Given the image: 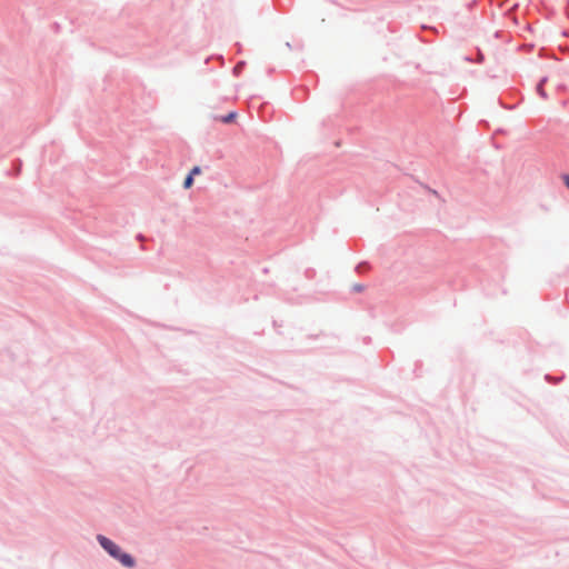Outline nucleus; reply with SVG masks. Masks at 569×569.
<instances>
[{
	"instance_id": "obj_1",
	"label": "nucleus",
	"mask_w": 569,
	"mask_h": 569,
	"mask_svg": "<svg viewBox=\"0 0 569 569\" xmlns=\"http://www.w3.org/2000/svg\"><path fill=\"white\" fill-rule=\"evenodd\" d=\"M98 541L111 557L119 560L124 567L132 568L134 566L133 558L130 555L122 552L119 546L113 541L104 536H98Z\"/></svg>"
},
{
	"instance_id": "obj_2",
	"label": "nucleus",
	"mask_w": 569,
	"mask_h": 569,
	"mask_svg": "<svg viewBox=\"0 0 569 569\" xmlns=\"http://www.w3.org/2000/svg\"><path fill=\"white\" fill-rule=\"evenodd\" d=\"M236 117H237L236 112H230V113H228L224 117L218 118V120L223 122V123H230V122H232L236 119Z\"/></svg>"
},
{
	"instance_id": "obj_3",
	"label": "nucleus",
	"mask_w": 569,
	"mask_h": 569,
	"mask_svg": "<svg viewBox=\"0 0 569 569\" xmlns=\"http://www.w3.org/2000/svg\"><path fill=\"white\" fill-rule=\"evenodd\" d=\"M192 183H193V177L188 174V177L184 179L183 187L186 189H189L192 186Z\"/></svg>"
},
{
	"instance_id": "obj_4",
	"label": "nucleus",
	"mask_w": 569,
	"mask_h": 569,
	"mask_svg": "<svg viewBox=\"0 0 569 569\" xmlns=\"http://www.w3.org/2000/svg\"><path fill=\"white\" fill-rule=\"evenodd\" d=\"M200 172H201L200 167H197V166H196V167H193V168L191 169V171H190V173H189V174H190L191 177H193V176L200 174Z\"/></svg>"
},
{
	"instance_id": "obj_5",
	"label": "nucleus",
	"mask_w": 569,
	"mask_h": 569,
	"mask_svg": "<svg viewBox=\"0 0 569 569\" xmlns=\"http://www.w3.org/2000/svg\"><path fill=\"white\" fill-rule=\"evenodd\" d=\"M562 180H563L565 184L567 186V188H569V174H563Z\"/></svg>"
},
{
	"instance_id": "obj_6",
	"label": "nucleus",
	"mask_w": 569,
	"mask_h": 569,
	"mask_svg": "<svg viewBox=\"0 0 569 569\" xmlns=\"http://www.w3.org/2000/svg\"><path fill=\"white\" fill-rule=\"evenodd\" d=\"M353 289H355L356 291H361V290H362V286H360V284H356V286L353 287Z\"/></svg>"
}]
</instances>
